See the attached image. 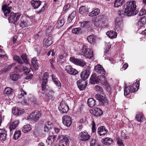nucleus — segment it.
Here are the masks:
<instances>
[{
    "label": "nucleus",
    "mask_w": 146,
    "mask_h": 146,
    "mask_svg": "<svg viewBox=\"0 0 146 146\" xmlns=\"http://www.w3.org/2000/svg\"><path fill=\"white\" fill-rule=\"evenodd\" d=\"M118 14L119 16L122 18L124 17L125 15L128 16L127 14V12L125 11V9L124 11L121 10L119 11Z\"/></svg>",
    "instance_id": "57"
},
{
    "label": "nucleus",
    "mask_w": 146,
    "mask_h": 146,
    "mask_svg": "<svg viewBox=\"0 0 146 146\" xmlns=\"http://www.w3.org/2000/svg\"><path fill=\"white\" fill-rule=\"evenodd\" d=\"M131 86H125L124 89V95L125 96L127 95L130 92H131Z\"/></svg>",
    "instance_id": "50"
},
{
    "label": "nucleus",
    "mask_w": 146,
    "mask_h": 146,
    "mask_svg": "<svg viewBox=\"0 0 146 146\" xmlns=\"http://www.w3.org/2000/svg\"><path fill=\"white\" fill-rule=\"evenodd\" d=\"M91 125L92 133H96V124L94 121H92Z\"/></svg>",
    "instance_id": "56"
},
{
    "label": "nucleus",
    "mask_w": 146,
    "mask_h": 146,
    "mask_svg": "<svg viewBox=\"0 0 146 146\" xmlns=\"http://www.w3.org/2000/svg\"><path fill=\"white\" fill-rule=\"evenodd\" d=\"M99 76L92 74L90 79V82L92 84H99Z\"/></svg>",
    "instance_id": "21"
},
{
    "label": "nucleus",
    "mask_w": 146,
    "mask_h": 146,
    "mask_svg": "<svg viewBox=\"0 0 146 146\" xmlns=\"http://www.w3.org/2000/svg\"><path fill=\"white\" fill-rule=\"evenodd\" d=\"M21 58L22 59L23 61L26 64H27L28 63V61L27 59V55L26 54H22L21 56Z\"/></svg>",
    "instance_id": "58"
},
{
    "label": "nucleus",
    "mask_w": 146,
    "mask_h": 146,
    "mask_svg": "<svg viewBox=\"0 0 146 146\" xmlns=\"http://www.w3.org/2000/svg\"><path fill=\"white\" fill-rule=\"evenodd\" d=\"M53 127L52 122L48 121L46 122L44 126V131L45 132H48Z\"/></svg>",
    "instance_id": "23"
},
{
    "label": "nucleus",
    "mask_w": 146,
    "mask_h": 146,
    "mask_svg": "<svg viewBox=\"0 0 146 146\" xmlns=\"http://www.w3.org/2000/svg\"><path fill=\"white\" fill-rule=\"evenodd\" d=\"M101 25H103L106 22V17L103 15H99L96 17Z\"/></svg>",
    "instance_id": "41"
},
{
    "label": "nucleus",
    "mask_w": 146,
    "mask_h": 146,
    "mask_svg": "<svg viewBox=\"0 0 146 146\" xmlns=\"http://www.w3.org/2000/svg\"><path fill=\"white\" fill-rule=\"evenodd\" d=\"M2 9L4 13V15L6 17H8V19L9 21V7L6 5H4L2 6Z\"/></svg>",
    "instance_id": "25"
},
{
    "label": "nucleus",
    "mask_w": 146,
    "mask_h": 146,
    "mask_svg": "<svg viewBox=\"0 0 146 146\" xmlns=\"http://www.w3.org/2000/svg\"><path fill=\"white\" fill-rule=\"evenodd\" d=\"M19 74L17 72H13L10 75V78L13 81H17L19 77Z\"/></svg>",
    "instance_id": "34"
},
{
    "label": "nucleus",
    "mask_w": 146,
    "mask_h": 146,
    "mask_svg": "<svg viewBox=\"0 0 146 146\" xmlns=\"http://www.w3.org/2000/svg\"><path fill=\"white\" fill-rule=\"evenodd\" d=\"M19 122L18 121H15L11 123L10 125V131H11L12 130L15 129L18 125Z\"/></svg>",
    "instance_id": "45"
},
{
    "label": "nucleus",
    "mask_w": 146,
    "mask_h": 146,
    "mask_svg": "<svg viewBox=\"0 0 146 146\" xmlns=\"http://www.w3.org/2000/svg\"><path fill=\"white\" fill-rule=\"evenodd\" d=\"M57 136L56 135H52L49 136L46 140L47 143L48 145L51 144L55 140Z\"/></svg>",
    "instance_id": "31"
},
{
    "label": "nucleus",
    "mask_w": 146,
    "mask_h": 146,
    "mask_svg": "<svg viewBox=\"0 0 146 146\" xmlns=\"http://www.w3.org/2000/svg\"><path fill=\"white\" fill-rule=\"evenodd\" d=\"M76 15L75 11H74L68 17V22L70 23L73 20L74 18L76 17Z\"/></svg>",
    "instance_id": "47"
},
{
    "label": "nucleus",
    "mask_w": 146,
    "mask_h": 146,
    "mask_svg": "<svg viewBox=\"0 0 146 146\" xmlns=\"http://www.w3.org/2000/svg\"><path fill=\"white\" fill-rule=\"evenodd\" d=\"M41 116V113L39 111H36L32 112L30 115L28 117V119H31L36 121L38 120Z\"/></svg>",
    "instance_id": "12"
},
{
    "label": "nucleus",
    "mask_w": 146,
    "mask_h": 146,
    "mask_svg": "<svg viewBox=\"0 0 146 146\" xmlns=\"http://www.w3.org/2000/svg\"><path fill=\"white\" fill-rule=\"evenodd\" d=\"M80 52L82 55L86 58L90 59L94 56L93 51L84 45L80 49Z\"/></svg>",
    "instance_id": "2"
},
{
    "label": "nucleus",
    "mask_w": 146,
    "mask_h": 146,
    "mask_svg": "<svg viewBox=\"0 0 146 146\" xmlns=\"http://www.w3.org/2000/svg\"><path fill=\"white\" fill-rule=\"evenodd\" d=\"M96 101L92 98H90L88 99L87 101V104L90 107L92 108L96 105Z\"/></svg>",
    "instance_id": "42"
},
{
    "label": "nucleus",
    "mask_w": 146,
    "mask_h": 146,
    "mask_svg": "<svg viewBox=\"0 0 146 146\" xmlns=\"http://www.w3.org/2000/svg\"><path fill=\"white\" fill-rule=\"evenodd\" d=\"M87 40L90 44L94 45L96 44L98 38L96 35H92L88 36L87 38Z\"/></svg>",
    "instance_id": "16"
},
{
    "label": "nucleus",
    "mask_w": 146,
    "mask_h": 146,
    "mask_svg": "<svg viewBox=\"0 0 146 146\" xmlns=\"http://www.w3.org/2000/svg\"><path fill=\"white\" fill-rule=\"evenodd\" d=\"M29 24L28 22L27 21H21L20 24V27L22 28H24L28 27Z\"/></svg>",
    "instance_id": "55"
},
{
    "label": "nucleus",
    "mask_w": 146,
    "mask_h": 146,
    "mask_svg": "<svg viewBox=\"0 0 146 146\" xmlns=\"http://www.w3.org/2000/svg\"><path fill=\"white\" fill-rule=\"evenodd\" d=\"M25 111L24 109L21 108H17L15 107L12 110V112L13 114L15 115H19L23 113Z\"/></svg>",
    "instance_id": "22"
},
{
    "label": "nucleus",
    "mask_w": 146,
    "mask_h": 146,
    "mask_svg": "<svg viewBox=\"0 0 146 146\" xmlns=\"http://www.w3.org/2000/svg\"><path fill=\"white\" fill-rule=\"evenodd\" d=\"M92 22L93 24L97 27H99L100 25H101L96 17L93 19Z\"/></svg>",
    "instance_id": "52"
},
{
    "label": "nucleus",
    "mask_w": 146,
    "mask_h": 146,
    "mask_svg": "<svg viewBox=\"0 0 146 146\" xmlns=\"http://www.w3.org/2000/svg\"><path fill=\"white\" fill-rule=\"evenodd\" d=\"M108 130L104 126H101L97 129V133L99 136H104L108 133Z\"/></svg>",
    "instance_id": "13"
},
{
    "label": "nucleus",
    "mask_w": 146,
    "mask_h": 146,
    "mask_svg": "<svg viewBox=\"0 0 146 146\" xmlns=\"http://www.w3.org/2000/svg\"><path fill=\"white\" fill-rule=\"evenodd\" d=\"M145 23H146V18L145 16L141 17L138 23V25L140 27H142L144 24Z\"/></svg>",
    "instance_id": "43"
},
{
    "label": "nucleus",
    "mask_w": 146,
    "mask_h": 146,
    "mask_svg": "<svg viewBox=\"0 0 146 146\" xmlns=\"http://www.w3.org/2000/svg\"><path fill=\"white\" fill-rule=\"evenodd\" d=\"M100 13V10L99 9H96L91 12L90 13L88 14V16L91 17L96 16L98 15Z\"/></svg>",
    "instance_id": "37"
},
{
    "label": "nucleus",
    "mask_w": 146,
    "mask_h": 146,
    "mask_svg": "<svg viewBox=\"0 0 146 146\" xmlns=\"http://www.w3.org/2000/svg\"><path fill=\"white\" fill-rule=\"evenodd\" d=\"M123 22L121 19L120 18H117L115 22V27L116 29H117L119 28H120L123 25Z\"/></svg>",
    "instance_id": "27"
},
{
    "label": "nucleus",
    "mask_w": 146,
    "mask_h": 146,
    "mask_svg": "<svg viewBox=\"0 0 146 146\" xmlns=\"http://www.w3.org/2000/svg\"><path fill=\"white\" fill-rule=\"evenodd\" d=\"M101 141L103 146H109L112 144L113 140L111 138L107 137L102 139Z\"/></svg>",
    "instance_id": "19"
},
{
    "label": "nucleus",
    "mask_w": 146,
    "mask_h": 146,
    "mask_svg": "<svg viewBox=\"0 0 146 146\" xmlns=\"http://www.w3.org/2000/svg\"><path fill=\"white\" fill-rule=\"evenodd\" d=\"M7 138V132L5 129H0V140L5 141Z\"/></svg>",
    "instance_id": "28"
},
{
    "label": "nucleus",
    "mask_w": 146,
    "mask_h": 146,
    "mask_svg": "<svg viewBox=\"0 0 146 146\" xmlns=\"http://www.w3.org/2000/svg\"><path fill=\"white\" fill-rule=\"evenodd\" d=\"M65 70L68 73L72 75L76 76L78 73L76 70L73 68L70 65L66 66Z\"/></svg>",
    "instance_id": "15"
},
{
    "label": "nucleus",
    "mask_w": 146,
    "mask_h": 146,
    "mask_svg": "<svg viewBox=\"0 0 146 146\" xmlns=\"http://www.w3.org/2000/svg\"><path fill=\"white\" fill-rule=\"evenodd\" d=\"M64 19H60V18L56 23L55 25L59 29L64 25Z\"/></svg>",
    "instance_id": "39"
},
{
    "label": "nucleus",
    "mask_w": 146,
    "mask_h": 146,
    "mask_svg": "<svg viewBox=\"0 0 146 146\" xmlns=\"http://www.w3.org/2000/svg\"><path fill=\"white\" fill-rule=\"evenodd\" d=\"M88 11V8L85 6H82L79 8V13L81 14H87Z\"/></svg>",
    "instance_id": "38"
},
{
    "label": "nucleus",
    "mask_w": 146,
    "mask_h": 146,
    "mask_svg": "<svg viewBox=\"0 0 146 146\" xmlns=\"http://www.w3.org/2000/svg\"><path fill=\"white\" fill-rule=\"evenodd\" d=\"M91 23L88 21H84L81 22L80 24V27L82 28H85L88 30H89L90 28Z\"/></svg>",
    "instance_id": "33"
},
{
    "label": "nucleus",
    "mask_w": 146,
    "mask_h": 146,
    "mask_svg": "<svg viewBox=\"0 0 146 146\" xmlns=\"http://www.w3.org/2000/svg\"><path fill=\"white\" fill-rule=\"evenodd\" d=\"M91 67L89 66H86L84 67L80 74L81 78L85 81L88 79L90 74Z\"/></svg>",
    "instance_id": "7"
},
{
    "label": "nucleus",
    "mask_w": 146,
    "mask_h": 146,
    "mask_svg": "<svg viewBox=\"0 0 146 146\" xmlns=\"http://www.w3.org/2000/svg\"><path fill=\"white\" fill-rule=\"evenodd\" d=\"M139 86V80L136 81V82L134 83L132 86H131V92H134L137 90Z\"/></svg>",
    "instance_id": "26"
},
{
    "label": "nucleus",
    "mask_w": 146,
    "mask_h": 146,
    "mask_svg": "<svg viewBox=\"0 0 146 146\" xmlns=\"http://www.w3.org/2000/svg\"><path fill=\"white\" fill-rule=\"evenodd\" d=\"M37 59L36 58H34L32 59L31 63L33 67L36 70H38V66L36 63Z\"/></svg>",
    "instance_id": "49"
},
{
    "label": "nucleus",
    "mask_w": 146,
    "mask_h": 146,
    "mask_svg": "<svg viewBox=\"0 0 146 146\" xmlns=\"http://www.w3.org/2000/svg\"><path fill=\"white\" fill-rule=\"evenodd\" d=\"M62 122L63 124L67 127H70L72 123L71 117L68 115H65L62 118Z\"/></svg>",
    "instance_id": "11"
},
{
    "label": "nucleus",
    "mask_w": 146,
    "mask_h": 146,
    "mask_svg": "<svg viewBox=\"0 0 146 146\" xmlns=\"http://www.w3.org/2000/svg\"><path fill=\"white\" fill-rule=\"evenodd\" d=\"M94 70L95 72L98 74L106 75V72L100 65H97L94 68Z\"/></svg>",
    "instance_id": "20"
},
{
    "label": "nucleus",
    "mask_w": 146,
    "mask_h": 146,
    "mask_svg": "<svg viewBox=\"0 0 146 146\" xmlns=\"http://www.w3.org/2000/svg\"><path fill=\"white\" fill-rule=\"evenodd\" d=\"M68 106L65 104L61 103L58 106V110L62 113H66L68 111Z\"/></svg>",
    "instance_id": "18"
},
{
    "label": "nucleus",
    "mask_w": 146,
    "mask_h": 146,
    "mask_svg": "<svg viewBox=\"0 0 146 146\" xmlns=\"http://www.w3.org/2000/svg\"><path fill=\"white\" fill-rule=\"evenodd\" d=\"M106 35L110 38H113L117 37V34L115 31H110L106 33Z\"/></svg>",
    "instance_id": "35"
},
{
    "label": "nucleus",
    "mask_w": 146,
    "mask_h": 146,
    "mask_svg": "<svg viewBox=\"0 0 146 146\" xmlns=\"http://www.w3.org/2000/svg\"><path fill=\"white\" fill-rule=\"evenodd\" d=\"M58 139L60 140L59 143V146H68L70 143L69 138L65 135H61Z\"/></svg>",
    "instance_id": "6"
},
{
    "label": "nucleus",
    "mask_w": 146,
    "mask_h": 146,
    "mask_svg": "<svg viewBox=\"0 0 146 146\" xmlns=\"http://www.w3.org/2000/svg\"><path fill=\"white\" fill-rule=\"evenodd\" d=\"M96 141L94 138L92 139L91 140L90 143V146H95L96 144Z\"/></svg>",
    "instance_id": "63"
},
{
    "label": "nucleus",
    "mask_w": 146,
    "mask_h": 146,
    "mask_svg": "<svg viewBox=\"0 0 146 146\" xmlns=\"http://www.w3.org/2000/svg\"><path fill=\"white\" fill-rule=\"evenodd\" d=\"M82 30L80 27L73 28L72 30V32L76 35L82 34Z\"/></svg>",
    "instance_id": "46"
},
{
    "label": "nucleus",
    "mask_w": 146,
    "mask_h": 146,
    "mask_svg": "<svg viewBox=\"0 0 146 146\" xmlns=\"http://www.w3.org/2000/svg\"><path fill=\"white\" fill-rule=\"evenodd\" d=\"M49 78V74L48 72H45L42 75L40 80L42 82L41 87L42 91L45 90Z\"/></svg>",
    "instance_id": "4"
},
{
    "label": "nucleus",
    "mask_w": 146,
    "mask_h": 146,
    "mask_svg": "<svg viewBox=\"0 0 146 146\" xmlns=\"http://www.w3.org/2000/svg\"><path fill=\"white\" fill-rule=\"evenodd\" d=\"M11 7H10V23L15 24L18 20L21 14L20 12L16 13H14L13 12H11Z\"/></svg>",
    "instance_id": "5"
},
{
    "label": "nucleus",
    "mask_w": 146,
    "mask_h": 146,
    "mask_svg": "<svg viewBox=\"0 0 146 146\" xmlns=\"http://www.w3.org/2000/svg\"><path fill=\"white\" fill-rule=\"evenodd\" d=\"M71 5L70 3L66 4L63 8V10L64 11H66L68 10L70 7Z\"/></svg>",
    "instance_id": "60"
},
{
    "label": "nucleus",
    "mask_w": 146,
    "mask_h": 146,
    "mask_svg": "<svg viewBox=\"0 0 146 146\" xmlns=\"http://www.w3.org/2000/svg\"><path fill=\"white\" fill-rule=\"evenodd\" d=\"M55 92L52 90H50L47 94V96L49 99H51L54 100L55 99V96H54Z\"/></svg>",
    "instance_id": "44"
},
{
    "label": "nucleus",
    "mask_w": 146,
    "mask_h": 146,
    "mask_svg": "<svg viewBox=\"0 0 146 146\" xmlns=\"http://www.w3.org/2000/svg\"><path fill=\"white\" fill-rule=\"evenodd\" d=\"M70 60L74 64L81 66H83L86 64V62L83 59L76 58L74 57H71Z\"/></svg>",
    "instance_id": "8"
},
{
    "label": "nucleus",
    "mask_w": 146,
    "mask_h": 146,
    "mask_svg": "<svg viewBox=\"0 0 146 146\" xmlns=\"http://www.w3.org/2000/svg\"><path fill=\"white\" fill-rule=\"evenodd\" d=\"M51 76L55 84L58 87V88L60 89L61 86V84L60 81L58 80L55 75L52 74Z\"/></svg>",
    "instance_id": "30"
},
{
    "label": "nucleus",
    "mask_w": 146,
    "mask_h": 146,
    "mask_svg": "<svg viewBox=\"0 0 146 146\" xmlns=\"http://www.w3.org/2000/svg\"><path fill=\"white\" fill-rule=\"evenodd\" d=\"M21 131H17L15 132L13 136V139L15 140L18 139L21 136Z\"/></svg>",
    "instance_id": "51"
},
{
    "label": "nucleus",
    "mask_w": 146,
    "mask_h": 146,
    "mask_svg": "<svg viewBox=\"0 0 146 146\" xmlns=\"http://www.w3.org/2000/svg\"><path fill=\"white\" fill-rule=\"evenodd\" d=\"M143 115L142 113L137 114L136 116V119L138 121L141 122L143 120Z\"/></svg>",
    "instance_id": "48"
},
{
    "label": "nucleus",
    "mask_w": 146,
    "mask_h": 146,
    "mask_svg": "<svg viewBox=\"0 0 146 146\" xmlns=\"http://www.w3.org/2000/svg\"><path fill=\"white\" fill-rule=\"evenodd\" d=\"M13 59L16 61L17 62L20 64H23V62L21 60L20 57L18 56L15 55L13 57Z\"/></svg>",
    "instance_id": "54"
},
{
    "label": "nucleus",
    "mask_w": 146,
    "mask_h": 146,
    "mask_svg": "<svg viewBox=\"0 0 146 146\" xmlns=\"http://www.w3.org/2000/svg\"><path fill=\"white\" fill-rule=\"evenodd\" d=\"M21 93L20 95L19 96V98H20L24 96V95H26V92L23 90H21Z\"/></svg>",
    "instance_id": "64"
},
{
    "label": "nucleus",
    "mask_w": 146,
    "mask_h": 146,
    "mask_svg": "<svg viewBox=\"0 0 146 146\" xmlns=\"http://www.w3.org/2000/svg\"><path fill=\"white\" fill-rule=\"evenodd\" d=\"M23 70L25 72V74L27 75L30 72V68L26 66L24 67Z\"/></svg>",
    "instance_id": "61"
},
{
    "label": "nucleus",
    "mask_w": 146,
    "mask_h": 146,
    "mask_svg": "<svg viewBox=\"0 0 146 146\" xmlns=\"http://www.w3.org/2000/svg\"><path fill=\"white\" fill-rule=\"evenodd\" d=\"M76 83L79 90H84L87 86V83L84 80H80L77 81Z\"/></svg>",
    "instance_id": "17"
},
{
    "label": "nucleus",
    "mask_w": 146,
    "mask_h": 146,
    "mask_svg": "<svg viewBox=\"0 0 146 146\" xmlns=\"http://www.w3.org/2000/svg\"><path fill=\"white\" fill-rule=\"evenodd\" d=\"M52 42L53 38L51 36H46L43 39V46L47 48L52 44Z\"/></svg>",
    "instance_id": "14"
},
{
    "label": "nucleus",
    "mask_w": 146,
    "mask_h": 146,
    "mask_svg": "<svg viewBox=\"0 0 146 146\" xmlns=\"http://www.w3.org/2000/svg\"><path fill=\"white\" fill-rule=\"evenodd\" d=\"M32 129L31 125L28 124L23 126L22 128V131L24 133H27Z\"/></svg>",
    "instance_id": "36"
},
{
    "label": "nucleus",
    "mask_w": 146,
    "mask_h": 146,
    "mask_svg": "<svg viewBox=\"0 0 146 146\" xmlns=\"http://www.w3.org/2000/svg\"><path fill=\"white\" fill-rule=\"evenodd\" d=\"M117 143L118 146H124V145L122 141L118 138L117 139Z\"/></svg>",
    "instance_id": "59"
},
{
    "label": "nucleus",
    "mask_w": 146,
    "mask_h": 146,
    "mask_svg": "<svg viewBox=\"0 0 146 146\" xmlns=\"http://www.w3.org/2000/svg\"><path fill=\"white\" fill-rule=\"evenodd\" d=\"M125 2L124 0H115L114 7H118L121 6Z\"/></svg>",
    "instance_id": "40"
},
{
    "label": "nucleus",
    "mask_w": 146,
    "mask_h": 146,
    "mask_svg": "<svg viewBox=\"0 0 146 146\" xmlns=\"http://www.w3.org/2000/svg\"><path fill=\"white\" fill-rule=\"evenodd\" d=\"M96 91L99 93H103L104 91L102 88L99 85H96L94 88Z\"/></svg>",
    "instance_id": "53"
},
{
    "label": "nucleus",
    "mask_w": 146,
    "mask_h": 146,
    "mask_svg": "<svg viewBox=\"0 0 146 146\" xmlns=\"http://www.w3.org/2000/svg\"><path fill=\"white\" fill-rule=\"evenodd\" d=\"M136 2L135 1H130L127 2L125 6V11L127 12L128 16L136 15L138 13V11L136 9Z\"/></svg>",
    "instance_id": "1"
},
{
    "label": "nucleus",
    "mask_w": 146,
    "mask_h": 146,
    "mask_svg": "<svg viewBox=\"0 0 146 146\" xmlns=\"http://www.w3.org/2000/svg\"><path fill=\"white\" fill-rule=\"evenodd\" d=\"M41 4V2L39 0H33L31 1V5L34 9L38 8Z\"/></svg>",
    "instance_id": "24"
},
{
    "label": "nucleus",
    "mask_w": 146,
    "mask_h": 146,
    "mask_svg": "<svg viewBox=\"0 0 146 146\" xmlns=\"http://www.w3.org/2000/svg\"><path fill=\"white\" fill-rule=\"evenodd\" d=\"M96 99L98 100L102 105L105 106L108 105L109 103V101L106 96L103 93L96 95Z\"/></svg>",
    "instance_id": "3"
},
{
    "label": "nucleus",
    "mask_w": 146,
    "mask_h": 146,
    "mask_svg": "<svg viewBox=\"0 0 146 146\" xmlns=\"http://www.w3.org/2000/svg\"><path fill=\"white\" fill-rule=\"evenodd\" d=\"M51 76L55 84L58 87V88L60 89L61 86V84L60 81L58 80L55 75L52 74Z\"/></svg>",
    "instance_id": "29"
},
{
    "label": "nucleus",
    "mask_w": 146,
    "mask_h": 146,
    "mask_svg": "<svg viewBox=\"0 0 146 146\" xmlns=\"http://www.w3.org/2000/svg\"><path fill=\"white\" fill-rule=\"evenodd\" d=\"M80 139L82 141H86L89 140L90 136L86 130L81 132L79 134Z\"/></svg>",
    "instance_id": "9"
},
{
    "label": "nucleus",
    "mask_w": 146,
    "mask_h": 146,
    "mask_svg": "<svg viewBox=\"0 0 146 146\" xmlns=\"http://www.w3.org/2000/svg\"><path fill=\"white\" fill-rule=\"evenodd\" d=\"M146 14V11L144 9H142L140 10V11L139 14V16H142L145 15Z\"/></svg>",
    "instance_id": "62"
},
{
    "label": "nucleus",
    "mask_w": 146,
    "mask_h": 146,
    "mask_svg": "<svg viewBox=\"0 0 146 146\" xmlns=\"http://www.w3.org/2000/svg\"><path fill=\"white\" fill-rule=\"evenodd\" d=\"M90 112L91 114L96 117L100 116L103 113L102 110L98 108H94L91 109L90 110Z\"/></svg>",
    "instance_id": "10"
},
{
    "label": "nucleus",
    "mask_w": 146,
    "mask_h": 146,
    "mask_svg": "<svg viewBox=\"0 0 146 146\" xmlns=\"http://www.w3.org/2000/svg\"><path fill=\"white\" fill-rule=\"evenodd\" d=\"M105 75L102 74L99 76V83H101L103 85H105L107 84V82L106 78L105 77Z\"/></svg>",
    "instance_id": "32"
}]
</instances>
